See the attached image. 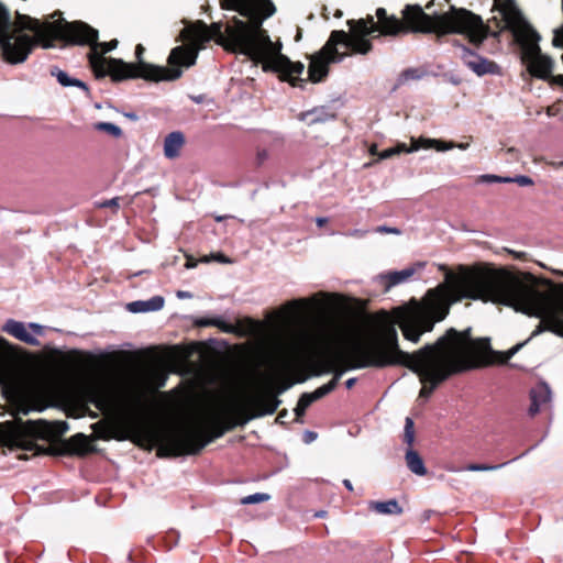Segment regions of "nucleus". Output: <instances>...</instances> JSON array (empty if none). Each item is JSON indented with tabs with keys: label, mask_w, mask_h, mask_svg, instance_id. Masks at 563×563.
<instances>
[{
	"label": "nucleus",
	"mask_w": 563,
	"mask_h": 563,
	"mask_svg": "<svg viewBox=\"0 0 563 563\" xmlns=\"http://www.w3.org/2000/svg\"><path fill=\"white\" fill-rule=\"evenodd\" d=\"M224 10H234L249 19V23L233 18L224 32L220 23L210 26L202 22L184 27L180 37L188 44L174 47L168 56L169 67L148 63H125L122 59L106 58L103 55L118 45L117 40L98 42V31L84 22H40L29 15L16 13L11 23L8 9L0 2V48L5 62L23 63L36 44L52 47L56 38L75 44L90 46L89 63L97 77L109 75L113 80L143 78L152 81H172L183 75L181 67L195 65L199 49L211 38L225 49L247 56L264 70L278 73L282 80L296 86L301 81L303 64L292 63L282 54V43L273 42L263 22L272 16L276 9L271 0H220Z\"/></svg>",
	"instance_id": "1"
},
{
	"label": "nucleus",
	"mask_w": 563,
	"mask_h": 563,
	"mask_svg": "<svg viewBox=\"0 0 563 563\" xmlns=\"http://www.w3.org/2000/svg\"><path fill=\"white\" fill-rule=\"evenodd\" d=\"M428 298L429 291L420 301L412 299L391 312H378L367 338L350 349L345 358L346 368L404 365L419 376L423 385L420 397L428 398L450 376L489 364V340H474L470 330L459 332L450 329L434 344H428L412 354L399 349L396 324L404 338L412 343L431 331L422 330L434 314L433 301Z\"/></svg>",
	"instance_id": "2"
},
{
	"label": "nucleus",
	"mask_w": 563,
	"mask_h": 563,
	"mask_svg": "<svg viewBox=\"0 0 563 563\" xmlns=\"http://www.w3.org/2000/svg\"><path fill=\"white\" fill-rule=\"evenodd\" d=\"M464 298L505 305L540 318L539 325L528 340L499 353L501 363L508 362L530 339L543 331L563 336V298L540 290L508 269L486 265L462 267L457 274L448 272L444 283L429 290L428 300L433 301L434 314L422 330H432L437 322L446 317L451 303Z\"/></svg>",
	"instance_id": "3"
},
{
	"label": "nucleus",
	"mask_w": 563,
	"mask_h": 563,
	"mask_svg": "<svg viewBox=\"0 0 563 563\" xmlns=\"http://www.w3.org/2000/svg\"><path fill=\"white\" fill-rule=\"evenodd\" d=\"M288 386L278 388L277 393L271 390L254 396L247 405L232 404L221 412H210L200 418L190 427H177L163 430L157 434L159 451L169 455H194L199 453L207 444L221 438L225 431L249 420L273 415L280 405L277 395L284 393Z\"/></svg>",
	"instance_id": "4"
},
{
	"label": "nucleus",
	"mask_w": 563,
	"mask_h": 563,
	"mask_svg": "<svg viewBox=\"0 0 563 563\" xmlns=\"http://www.w3.org/2000/svg\"><path fill=\"white\" fill-rule=\"evenodd\" d=\"M404 20L390 15L379 25H376L373 16L361 19L371 32L365 40L375 32L382 35H398L412 32L435 33L437 35L463 34L472 44L479 45L488 35L489 27L484 24L482 18L466 9L451 7L449 11L440 14H427L420 5H407L402 11Z\"/></svg>",
	"instance_id": "5"
},
{
	"label": "nucleus",
	"mask_w": 563,
	"mask_h": 563,
	"mask_svg": "<svg viewBox=\"0 0 563 563\" xmlns=\"http://www.w3.org/2000/svg\"><path fill=\"white\" fill-rule=\"evenodd\" d=\"M506 29H509L522 48V60L528 71L539 79L552 80L554 60L541 53L540 35L523 19L514 0H495Z\"/></svg>",
	"instance_id": "6"
},
{
	"label": "nucleus",
	"mask_w": 563,
	"mask_h": 563,
	"mask_svg": "<svg viewBox=\"0 0 563 563\" xmlns=\"http://www.w3.org/2000/svg\"><path fill=\"white\" fill-rule=\"evenodd\" d=\"M350 33L333 31L320 52L312 55L308 67L309 78L313 82L321 81L329 73V64L340 63L349 53H340L339 45L344 46L354 54L365 55L372 49L369 40L364 36L371 32V26L363 22H347Z\"/></svg>",
	"instance_id": "7"
},
{
	"label": "nucleus",
	"mask_w": 563,
	"mask_h": 563,
	"mask_svg": "<svg viewBox=\"0 0 563 563\" xmlns=\"http://www.w3.org/2000/svg\"><path fill=\"white\" fill-rule=\"evenodd\" d=\"M48 433L49 427L43 420L23 421L15 418L0 422V443L8 446L27 449L34 438H45Z\"/></svg>",
	"instance_id": "8"
},
{
	"label": "nucleus",
	"mask_w": 563,
	"mask_h": 563,
	"mask_svg": "<svg viewBox=\"0 0 563 563\" xmlns=\"http://www.w3.org/2000/svg\"><path fill=\"white\" fill-rule=\"evenodd\" d=\"M324 363V372L334 373L333 378L317 388L312 393H305L300 396L296 408L294 409L297 421H301L300 418L305 415L307 408L314 401L321 399L331 393L338 385V382L342 377L343 373L346 368L341 367V362L334 356H328L323 361Z\"/></svg>",
	"instance_id": "9"
},
{
	"label": "nucleus",
	"mask_w": 563,
	"mask_h": 563,
	"mask_svg": "<svg viewBox=\"0 0 563 563\" xmlns=\"http://www.w3.org/2000/svg\"><path fill=\"white\" fill-rule=\"evenodd\" d=\"M10 389L16 413L41 412L46 408L45 399L37 386L31 383L15 382Z\"/></svg>",
	"instance_id": "10"
},
{
	"label": "nucleus",
	"mask_w": 563,
	"mask_h": 563,
	"mask_svg": "<svg viewBox=\"0 0 563 563\" xmlns=\"http://www.w3.org/2000/svg\"><path fill=\"white\" fill-rule=\"evenodd\" d=\"M2 331L12 335L13 338L27 343L30 345L38 346V335L43 334V327L38 323L31 322L27 325L21 321L9 319L2 327Z\"/></svg>",
	"instance_id": "11"
},
{
	"label": "nucleus",
	"mask_w": 563,
	"mask_h": 563,
	"mask_svg": "<svg viewBox=\"0 0 563 563\" xmlns=\"http://www.w3.org/2000/svg\"><path fill=\"white\" fill-rule=\"evenodd\" d=\"M459 48L461 59L476 75L483 76L497 73L498 66L494 62L477 55L464 45H459Z\"/></svg>",
	"instance_id": "12"
},
{
	"label": "nucleus",
	"mask_w": 563,
	"mask_h": 563,
	"mask_svg": "<svg viewBox=\"0 0 563 563\" xmlns=\"http://www.w3.org/2000/svg\"><path fill=\"white\" fill-rule=\"evenodd\" d=\"M87 402L92 404L98 410L109 412L117 406L115 395L111 389L102 385H95L86 390Z\"/></svg>",
	"instance_id": "13"
},
{
	"label": "nucleus",
	"mask_w": 563,
	"mask_h": 563,
	"mask_svg": "<svg viewBox=\"0 0 563 563\" xmlns=\"http://www.w3.org/2000/svg\"><path fill=\"white\" fill-rule=\"evenodd\" d=\"M319 302L317 300V297L313 296L311 298H302V299H295L286 302L279 310V313L285 318L287 321H294L296 319L301 318L307 311L314 306H318Z\"/></svg>",
	"instance_id": "14"
},
{
	"label": "nucleus",
	"mask_w": 563,
	"mask_h": 563,
	"mask_svg": "<svg viewBox=\"0 0 563 563\" xmlns=\"http://www.w3.org/2000/svg\"><path fill=\"white\" fill-rule=\"evenodd\" d=\"M185 144V136L181 132L169 133L164 140V155L166 158L174 159L179 156L180 150Z\"/></svg>",
	"instance_id": "15"
},
{
	"label": "nucleus",
	"mask_w": 563,
	"mask_h": 563,
	"mask_svg": "<svg viewBox=\"0 0 563 563\" xmlns=\"http://www.w3.org/2000/svg\"><path fill=\"white\" fill-rule=\"evenodd\" d=\"M164 298L154 296L148 300H137L128 305L129 311L133 313L158 311L164 307Z\"/></svg>",
	"instance_id": "16"
},
{
	"label": "nucleus",
	"mask_w": 563,
	"mask_h": 563,
	"mask_svg": "<svg viewBox=\"0 0 563 563\" xmlns=\"http://www.w3.org/2000/svg\"><path fill=\"white\" fill-rule=\"evenodd\" d=\"M455 147L453 142H443L434 139H423L412 140L411 146L409 147V152H415L420 148H435L439 152L449 151Z\"/></svg>",
	"instance_id": "17"
},
{
	"label": "nucleus",
	"mask_w": 563,
	"mask_h": 563,
	"mask_svg": "<svg viewBox=\"0 0 563 563\" xmlns=\"http://www.w3.org/2000/svg\"><path fill=\"white\" fill-rule=\"evenodd\" d=\"M405 461L407 467L418 476H424L427 474V468L424 466V462L422 457L418 454L413 449H408L406 451Z\"/></svg>",
	"instance_id": "18"
},
{
	"label": "nucleus",
	"mask_w": 563,
	"mask_h": 563,
	"mask_svg": "<svg viewBox=\"0 0 563 563\" xmlns=\"http://www.w3.org/2000/svg\"><path fill=\"white\" fill-rule=\"evenodd\" d=\"M417 272L416 266H409L401 271L390 272L382 277L387 280V288L399 285L410 279Z\"/></svg>",
	"instance_id": "19"
},
{
	"label": "nucleus",
	"mask_w": 563,
	"mask_h": 563,
	"mask_svg": "<svg viewBox=\"0 0 563 563\" xmlns=\"http://www.w3.org/2000/svg\"><path fill=\"white\" fill-rule=\"evenodd\" d=\"M531 407L530 412L532 415L540 410V406L551 400V391L547 385H540L531 391Z\"/></svg>",
	"instance_id": "20"
},
{
	"label": "nucleus",
	"mask_w": 563,
	"mask_h": 563,
	"mask_svg": "<svg viewBox=\"0 0 563 563\" xmlns=\"http://www.w3.org/2000/svg\"><path fill=\"white\" fill-rule=\"evenodd\" d=\"M371 508L383 515H399L402 512V508L395 499L387 501H373L371 503Z\"/></svg>",
	"instance_id": "21"
},
{
	"label": "nucleus",
	"mask_w": 563,
	"mask_h": 563,
	"mask_svg": "<svg viewBox=\"0 0 563 563\" xmlns=\"http://www.w3.org/2000/svg\"><path fill=\"white\" fill-rule=\"evenodd\" d=\"M51 75L57 79L63 87L76 86L84 90H87V86L79 79H75L68 76V74L57 67L51 69Z\"/></svg>",
	"instance_id": "22"
},
{
	"label": "nucleus",
	"mask_w": 563,
	"mask_h": 563,
	"mask_svg": "<svg viewBox=\"0 0 563 563\" xmlns=\"http://www.w3.org/2000/svg\"><path fill=\"white\" fill-rule=\"evenodd\" d=\"M333 114H329L323 110H313L311 112H306L301 114L302 120H307L309 124H314L319 122L328 121L329 119H333Z\"/></svg>",
	"instance_id": "23"
},
{
	"label": "nucleus",
	"mask_w": 563,
	"mask_h": 563,
	"mask_svg": "<svg viewBox=\"0 0 563 563\" xmlns=\"http://www.w3.org/2000/svg\"><path fill=\"white\" fill-rule=\"evenodd\" d=\"M69 443L71 444L74 450L79 454H84L89 450V441L84 433H77L73 435L69 440Z\"/></svg>",
	"instance_id": "24"
},
{
	"label": "nucleus",
	"mask_w": 563,
	"mask_h": 563,
	"mask_svg": "<svg viewBox=\"0 0 563 563\" xmlns=\"http://www.w3.org/2000/svg\"><path fill=\"white\" fill-rule=\"evenodd\" d=\"M93 128H95V130L106 132L115 139H119L122 136L121 128L111 122H98L93 125Z\"/></svg>",
	"instance_id": "25"
},
{
	"label": "nucleus",
	"mask_w": 563,
	"mask_h": 563,
	"mask_svg": "<svg viewBox=\"0 0 563 563\" xmlns=\"http://www.w3.org/2000/svg\"><path fill=\"white\" fill-rule=\"evenodd\" d=\"M96 437L103 440H109L112 438V430L104 422L99 421L91 426Z\"/></svg>",
	"instance_id": "26"
},
{
	"label": "nucleus",
	"mask_w": 563,
	"mask_h": 563,
	"mask_svg": "<svg viewBox=\"0 0 563 563\" xmlns=\"http://www.w3.org/2000/svg\"><path fill=\"white\" fill-rule=\"evenodd\" d=\"M404 441L409 445V449H412L411 446L415 442V423L410 417H407L405 420Z\"/></svg>",
	"instance_id": "27"
},
{
	"label": "nucleus",
	"mask_w": 563,
	"mask_h": 563,
	"mask_svg": "<svg viewBox=\"0 0 563 563\" xmlns=\"http://www.w3.org/2000/svg\"><path fill=\"white\" fill-rule=\"evenodd\" d=\"M199 325H214L224 332H233L234 328L231 324L225 323L221 319H206L198 322Z\"/></svg>",
	"instance_id": "28"
},
{
	"label": "nucleus",
	"mask_w": 563,
	"mask_h": 563,
	"mask_svg": "<svg viewBox=\"0 0 563 563\" xmlns=\"http://www.w3.org/2000/svg\"><path fill=\"white\" fill-rule=\"evenodd\" d=\"M271 499V496L265 493H255L249 496H245L241 499L242 505H251V504H258L264 503Z\"/></svg>",
	"instance_id": "29"
},
{
	"label": "nucleus",
	"mask_w": 563,
	"mask_h": 563,
	"mask_svg": "<svg viewBox=\"0 0 563 563\" xmlns=\"http://www.w3.org/2000/svg\"><path fill=\"white\" fill-rule=\"evenodd\" d=\"M476 181L479 184H493V183L509 184V179H507V177L497 176V175H493V174L479 175L477 177Z\"/></svg>",
	"instance_id": "30"
},
{
	"label": "nucleus",
	"mask_w": 563,
	"mask_h": 563,
	"mask_svg": "<svg viewBox=\"0 0 563 563\" xmlns=\"http://www.w3.org/2000/svg\"><path fill=\"white\" fill-rule=\"evenodd\" d=\"M508 462L499 464V465H486V464H468L465 466V471L468 472H488V471H495L503 466H505Z\"/></svg>",
	"instance_id": "31"
},
{
	"label": "nucleus",
	"mask_w": 563,
	"mask_h": 563,
	"mask_svg": "<svg viewBox=\"0 0 563 563\" xmlns=\"http://www.w3.org/2000/svg\"><path fill=\"white\" fill-rule=\"evenodd\" d=\"M401 152L410 153L409 148H407L406 144H398L397 146L384 150L383 152L379 153L378 156L380 159H386V158H389V157H391L396 154H399Z\"/></svg>",
	"instance_id": "32"
},
{
	"label": "nucleus",
	"mask_w": 563,
	"mask_h": 563,
	"mask_svg": "<svg viewBox=\"0 0 563 563\" xmlns=\"http://www.w3.org/2000/svg\"><path fill=\"white\" fill-rule=\"evenodd\" d=\"M507 179H509V183H516L519 186H532L533 185V180L530 177L525 176V175H519L516 177H507Z\"/></svg>",
	"instance_id": "33"
},
{
	"label": "nucleus",
	"mask_w": 563,
	"mask_h": 563,
	"mask_svg": "<svg viewBox=\"0 0 563 563\" xmlns=\"http://www.w3.org/2000/svg\"><path fill=\"white\" fill-rule=\"evenodd\" d=\"M375 232L377 233H387V234H396L399 235L401 231L397 228L387 227V225H379L375 229Z\"/></svg>",
	"instance_id": "34"
},
{
	"label": "nucleus",
	"mask_w": 563,
	"mask_h": 563,
	"mask_svg": "<svg viewBox=\"0 0 563 563\" xmlns=\"http://www.w3.org/2000/svg\"><path fill=\"white\" fill-rule=\"evenodd\" d=\"M367 230H363V229H353L349 232L345 233L346 236H351V238H364L366 234H367Z\"/></svg>",
	"instance_id": "35"
},
{
	"label": "nucleus",
	"mask_w": 563,
	"mask_h": 563,
	"mask_svg": "<svg viewBox=\"0 0 563 563\" xmlns=\"http://www.w3.org/2000/svg\"><path fill=\"white\" fill-rule=\"evenodd\" d=\"M420 77V75L418 74V70L416 69H407L402 73V78L405 80H408V79H418Z\"/></svg>",
	"instance_id": "36"
},
{
	"label": "nucleus",
	"mask_w": 563,
	"mask_h": 563,
	"mask_svg": "<svg viewBox=\"0 0 563 563\" xmlns=\"http://www.w3.org/2000/svg\"><path fill=\"white\" fill-rule=\"evenodd\" d=\"M102 208H119V198H112L100 203Z\"/></svg>",
	"instance_id": "37"
},
{
	"label": "nucleus",
	"mask_w": 563,
	"mask_h": 563,
	"mask_svg": "<svg viewBox=\"0 0 563 563\" xmlns=\"http://www.w3.org/2000/svg\"><path fill=\"white\" fill-rule=\"evenodd\" d=\"M376 16H377L376 25H379L384 20H387L390 15H387V12L385 9L379 8L376 11Z\"/></svg>",
	"instance_id": "38"
},
{
	"label": "nucleus",
	"mask_w": 563,
	"mask_h": 563,
	"mask_svg": "<svg viewBox=\"0 0 563 563\" xmlns=\"http://www.w3.org/2000/svg\"><path fill=\"white\" fill-rule=\"evenodd\" d=\"M143 52H144V47L139 44L135 48V55H136V58H137V63H135L134 65H139L140 63H144L142 60V55H143Z\"/></svg>",
	"instance_id": "39"
},
{
	"label": "nucleus",
	"mask_w": 563,
	"mask_h": 563,
	"mask_svg": "<svg viewBox=\"0 0 563 563\" xmlns=\"http://www.w3.org/2000/svg\"><path fill=\"white\" fill-rule=\"evenodd\" d=\"M549 165L554 169H562L563 161H553V162H550Z\"/></svg>",
	"instance_id": "40"
},
{
	"label": "nucleus",
	"mask_w": 563,
	"mask_h": 563,
	"mask_svg": "<svg viewBox=\"0 0 563 563\" xmlns=\"http://www.w3.org/2000/svg\"><path fill=\"white\" fill-rule=\"evenodd\" d=\"M177 297L180 299H188V298H191L192 295L188 291L179 290V291H177Z\"/></svg>",
	"instance_id": "41"
},
{
	"label": "nucleus",
	"mask_w": 563,
	"mask_h": 563,
	"mask_svg": "<svg viewBox=\"0 0 563 563\" xmlns=\"http://www.w3.org/2000/svg\"><path fill=\"white\" fill-rule=\"evenodd\" d=\"M552 82L556 84V85H560V86H563V75H559V76L552 77Z\"/></svg>",
	"instance_id": "42"
},
{
	"label": "nucleus",
	"mask_w": 563,
	"mask_h": 563,
	"mask_svg": "<svg viewBox=\"0 0 563 563\" xmlns=\"http://www.w3.org/2000/svg\"><path fill=\"white\" fill-rule=\"evenodd\" d=\"M287 417V411L283 410L278 413L276 421L283 423L284 419Z\"/></svg>",
	"instance_id": "43"
},
{
	"label": "nucleus",
	"mask_w": 563,
	"mask_h": 563,
	"mask_svg": "<svg viewBox=\"0 0 563 563\" xmlns=\"http://www.w3.org/2000/svg\"><path fill=\"white\" fill-rule=\"evenodd\" d=\"M355 383H356V378L355 377H351V378H349L345 382V386H346V388L350 389V388H352L355 385Z\"/></svg>",
	"instance_id": "44"
},
{
	"label": "nucleus",
	"mask_w": 563,
	"mask_h": 563,
	"mask_svg": "<svg viewBox=\"0 0 563 563\" xmlns=\"http://www.w3.org/2000/svg\"><path fill=\"white\" fill-rule=\"evenodd\" d=\"M305 437H306V442H307V443H309V442L313 441V440L316 439V437H317V435H316V433H313V432H307V433L305 434Z\"/></svg>",
	"instance_id": "45"
},
{
	"label": "nucleus",
	"mask_w": 563,
	"mask_h": 563,
	"mask_svg": "<svg viewBox=\"0 0 563 563\" xmlns=\"http://www.w3.org/2000/svg\"><path fill=\"white\" fill-rule=\"evenodd\" d=\"M328 222L327 218H317L316 223L318 227H323Z\"/></svg>",
	"instance_id": "46"
},
{
	"label": "nucleus",
	"mask_w": 563,
	"mask_h": 563,
	"mask_svg": "<svg viewBox=\"0 0 563 563\" xmlns=\"http://www.w3.org/2000/svg\"><path fill=\"white\" fill-rule=\"evenodd\" d=\"M214 258L221 263H229V260L223 254H218Z\"/></svg>",
	"instance_id": "47"
},
{
	"label": "nucleus",
	"mask_w": 563,
	"mask_h": 563,
	"mask_svg": "<svg viewBox=\"0 0 563 563\" xmlns=\"http://www.w3.org/2000/svg\"><path fill=\"white\" fill-rule=\"evenodd\" d=\"M455 147L464 151L468 147V143H459V144H455Z\"/></svg>",
	"instance_id": "48"
},
{
	"label": "nucleus",
	"mask_w": 563,
	"mask_h": 563,
	"mask_svg": "<svg viewBox=\"0 0 563 563\" xmlns=\"http://www.w3.org/2000/svg\"><path fill=\"white\" fill-rule=\"evenodd\" d=\"M343 484L349 490H353L352 483L349 479H344Z\"/></svg>",
	"instance_id": "49"
},
{
	"label": "nucleus",
	"mask_w": 563,
	"mask_h": 563,
	"mask_svg": "<svg viewBox=\"0 0 563 563\" xmlns=\"http://www.w3.org/2000/svg\"><path fill=\"white\" fill-rule=\"evenodd\" d=\"M547 114L549 117L555 115V111H554L553 107H548Z\"/></svg>",
	"instance_id": "50"
},
{
	"label": "nucleus",
	"mask_w": 563,
	"mask_h": 563,
	"mask_svg": "<svg viewBox=\"0 0 563 563\" xmlns=\"http://www.w3.org/2000/svg\"><path fill=\"white\" fill-rule=\"evenodd\" d=\"M8 379L7 374L0 371V383H4Z\"/></svg>",
	"instance_id": "51"
},
{
	"label": "nucleus",
	"mask_w": 563,
	"mask_h": 563,
	"mask_svg": "<svg viewBox=\"0 0 563 563\" xmlns=\"http://www.w3.org/2000/svg\"><path fill=\"white\" fill-rule=\"evenodd\" d=\"M225 218H228V216H218V217H216V221L220 222Z\"/></svg>",
	"instance_id": "52"
},
{
	"label": "nucleus",
	"mask_w": 563,
	"mask_h": 563,
	"mask_svg": "<svg viewBox=\"0 0 563 563\" xmlns=\"http://www.w3.org/2000/svg\"><path fill=\"white\" fill-rule=\"evenodd\" d=\"M59 424H60V427H62V430H60L62 432H63V431H65V430L67 429V423H66V422H62V423H59Z\"/></svg>",
	"instance_id": "53"
},
{
	"label": "nucleus",
	"mask_w": 563,
	"mask_h": 563,
	"mask_svg": "<svg viewBox=\"0 0 563 563\" xmlns=\"http://www.w3.org/2000/svg\"><path fill=\"white\" fill-rule=\"evenodd\" d=\"M511 254H514L516 257H520L521 256V253H517V252H514V251H510Z\"/></svg>",
	"instance_id": "54"
},
{
	"label": "nucleus",
	"mask_w": 563,
	"mask_h": 563,
	"mask_svg": "<svg viewBox=\"0 0 563 563\" xmlns=\"http://www.w3.org/2000/svg\"><path fill=\"white\" fill-rule=\"evenodd\" d=\"M89 416H90L91 418H97V417H98V415H97L96 412H90V413H89Z\"/></svg>",
	"instance_id": "55"
},
{
	"label": "nucleus",
	"mask_w": 563,
	"mask_h": 563,
	"mask_svg": "<svg viewBox=\"0 0 563 563\" xmlns=\"http://www.w3.org/2000/svg\"><path fill=\"white\" fill-rule=\"evenodd\" d=\"M4 342V340L2 338H0V344H2Z\"/></svg>",
	"instance_id": "56"
}]
</instances>
